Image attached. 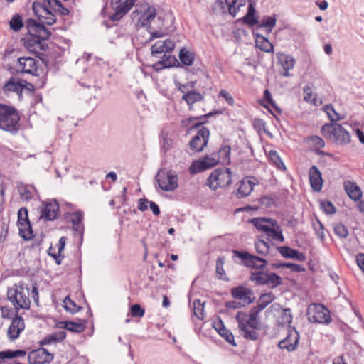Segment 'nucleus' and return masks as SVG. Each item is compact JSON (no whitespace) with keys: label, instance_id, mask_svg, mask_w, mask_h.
I'll list each match as a JSON object with an SVG mask.
<instances>
[{"label":"nucleus","instance_id":"24","mask_svg":"<svg viewBox=\"0 0 364 364\" xmlns=\"http://www.w3.org/2000/svg\"><path fill=\"white\" fill-rule=\"evenodd\" d=\"M344 188L348 196L355 201H358L362 197V191L358 186L354 182L346 181L344 183Z\"/></svg>","mask_w":364,"mask_h":364},{"label":"nucleus","instance_id":"32","mask_svg":"<svg viewBox=\"0 0 364 364\" xmlns=\"http://www.w3.org/2000/svg\"><path fill=\"white\" fill-rule=\"evenodd\" d=\"M203 99V96L195 90L188 92L182 96V100L186 102L190 109L194 103L201 102Z\"/></svg>","mask_w":364,"mask_h":364},{"label":"nucleus","instance_id":"40","mask_svg":"<svg viewBox=\"0 0 364 364\" xmlns=\"http://www.w3.org/2000/svg\"><path fill=\"white\" fill-rule=\"evenodd\" d=\"M276 17L275 16H266L264 17L262 20L260 24L259 25V28H264L267 32H271L276 24Z\"/></svg>","mask_w":364,"mask_h":364},{"label":"nucleus","instance_id":"56","mask_svg":"<svg viewBox=\"0 0 364 364\" xmlns=\"http://www.w3.org/2000/svg\"><path fill=\"white\" fill-rule=\"evenodd\" d=\"M30 222L28 215V210L26 208H21L18 212V224Z\"/></svg>","mask_w":364,"mask_h":364},{"label":"nucleus","instance_id":"5","mask_svg":"<svg viewBox=\"0 0 364 364\" xmlns=\"http://www.w3.org/2000/svg\"><path fill=\"white\" fill-rule=\"evenodd\" d=\"M29 288L24 287L23 282H19L9 288L7 291L8 299L13 304L14 308L28 309L30 308V299L28 298Z\"/></svg>","mask_w":364,"mask_h":364},{"label":"nucleus","instance_id":"1","mask_svg":"<svg viewBox=\"0 0 364 364\" xmlns=\"http://www.w3.org/2000/svg\"><path fill=\"white\" fill-rule=\"evenodd\" d=\"M28 36L23 38L24 46L31 53L40 54V51H46L48 46L46 43L51 33L43 25L36 20L28 18L25 21Z\"/></svg>","mask_w":364,"mask_h":364},{"label":"nucleus","instance_id":"58","mask_svg":"<svg viewBox=\"0 0 364 364\" xmlns=\"http://www.w3.org/2000/svg\"><path fill=\"white\" fill-rule=\"evenodd\" d=\"M51 2H54L53 7H57L55 9L56 12H59L62 16H67L69 14V10L64 7L60 1L58 0H51Z\"/></svg>","mask_w":364,"mask_h":364},{"label":"nucleus","instance_id":"53","mask_svg":"<svg viewBox=\"0 0 364 364\" xmlns=\"http://www.w3.org/2000/svg\"><path fill=\"white\" fill-rule=\"evenodd\" d=\"M269 158L270 161L274 163L279 168L282 167L285 168L284 164L282 161L280 157L279 156L277 152L274 150H271L269 152Z\"/></svg>","mask_w":364,"mask_h":364},{"label":"nucleus","instance_id":"21","mask_svg":"<svg viewBox=\"0 0 364 364\" xmlns=\"http://www.w3.org/2000/svg\"><path fill=\"white\" fill-rule=\"evenodd\" d=\"M175 48V43L170 39L158 41L151 46V54H166L171 53Z\"/></svg>","mask_w":364,"mask_h":364},{"label":"nucleus","instance_id":"2","mask_svg":"<svg viewBox=\"0 0 364 364\" xmlns=\"http://www.w3.org/2000/svg\"><path fill=\"white\" fill-rule=\"evenodd\" d=\"M156 9L153 7H149L140 16L138 24L142 27H147L151 34L150 40L161 38L167 35L168 31L172 30L173 23V17L171 14H166L164 16H159L157 21L159 25L154 26L151 21L156 18Z\"/></svg>","mask_w":364,"mask_h":364},{"label":"nucleus","instance_id":"48","mask_svg":"<svg viewBox=\"0 0 364 364\" xmlns=\"http://www.w3.org/2000/svg\"><path fill=\"white\" fill-rule=\"evenodd\" d=\"M26 352L23 350H5L1 351L0 355L2 358H8V359L16 358V357H23L25 356Z\"/></svg>","mask_w":364,"mask_h":364},{"label":"nucleus","instance_id":"10","mask_svg":"<svg viewBox=\"0 0 364 364\" xmlns=\"http://www.w3.org/2000/svg\"><path fill=\"white\" fill-rule=\"evenodd\" d=\"M250 279L256 284L267 285L270 288H275L282 282V279L276 273H268L263 270H255L252 272Z\"/></svg>","mask_w":364,"mask_h":364},{"label":"nucleus","instance_id":"52","mask_svg":"<svg viewBox=\"0 0 364 364\" xmlns=\"http://www.w3.org/2000/svg\"><path fill=\"white\" fill-rule=\"evenodd\" d=\"M278 252L285 258H293L296 254V250L291 249L287 246L278 247Z\"/></svg>","mask_w":364,"mask_h":364},{"label":"nucleus","instance_id":"61","mask_svg":"<svg viewBox=\"0 0 364 364\" xmlns=\"http://www.w3.org/2000/svg\"><path fill=\"white\" fill-rule=\"evenodd\" d=\"M314 230H316L317 236L321 240H323L325 235L323 232V224L317 220V225H314Z\"/></svg>","mask_w":364,"mask_h":364},{"label":"nucleus","instance_id":"30","mask_svg":"<svg viewBox=\"0 0 364 364\" xmlns=\"http://www.w3.org/2000/svg\"><path fill=\"white\" fill-rule=\"evenodd\" d=\"M255 44L261 50L266 53H273L274 46L270 41L262 35H257L255 40Z\"/></svg>","mask_w":364,"mask_h":364},{"label":"nucleus","instance_id":"17","mask_svg":"<svg viewBox=\"0 0 364 364\" xmlns=\"http://www.w3.org/2000/svg\"><path fill=\"white\" fill-rule=\"evenodd\" d=\"M299 335L295 329H289L286 338L280 341L278 346L280 349H286L289 352L294 351L299 343Z\"/></svg>","mask_w":364,"mask_h":364},{"label":"nucleus","instance_id":"23","mask_svg":"<svg viewBox=\"0 0 364 364\" xmlns=\"http://www.w3.org/2000/svg\"><path fill=\"white\" fill-rule=\"evenodd\" d=\"M310 184L314 191H320L323 186L321 173L317 166H312L309 171Z\"/></svg>","mask_w":364,"mask_h":364},{"label":"nucleus","instance_id":"12","mask_svg":"<svg viewBox=\"0 0 364 364\" xmlns=\"http://www.w3.org/2000/svg\"><path fill=\"white\" fill-rule=\"evenodd\" d=\"M234 256L240 258L247 267L262 270L267 264V261L262 257L251 255L245 251L233 250Z\"/></svg>","mask_w":364,"mask_h":364},{"label":"nucleus","instance_id":"27","mask_svg":"<svg viewBox=\"0 0 364 364\" xmlns=\"http://www.w3.org/2000/svg\"><path fill=\"white\" fill-rule=\"evenodd\" d=\"M23 88L24 87L21 82L16 80L14 78H11L4 85L3 90L5 93L14 92L19 97H21Z\"/></svg>","mask_w":364,"mask_h":364},{"label":"nucleus","instance_id":"64","mask_svg":"<svg viewBox=\"0 0 364 364\" xmlns=\"http://www.w3.org/2000/svg\"><path fill=\"white\" fill-rule=\"evenodd\" d=\"M260 202L267 207H270L274 203V198L271 196H262L260 199Z\"/></svg>","mask_w":364,"mask_h":364},{"label":"nucleus","instance_id":"25","mask_svg":"<svg viewBox=\"0 0 364 364\" xmlns=\"http://www.w3.org/2000/svg\"><path fill=\"white\" fill-rule=\"evenodd\" d=\"M252 223L257 230H262L266 233L269 228L277 225V221L271 218H256L252 220Z\"/></svg>","mask_w":364,"mask_h":364},{"label":"nucleus","instance_id":"36","mask_svg":"<svg viewBox=\"0 0 364 364\" xmlns=\"http://www.w3.org/2000/svg\"><path fill=\"white\" fill-rule=\"evenodd\" d=\"M230 151L231 148L229 145H223L220 149L217 154L223 164H230Z\"/></svg>","mask_w":364,"mask_h":364},{"label":"nucleus","instance_id":"44","mask_svg":"<svg viewBox=\"0 0 364 364\" xmlns=\"http://www.w3.org/2000/svg\"><path fill=\"white\" fill-rule=\"evenodd\" d=\"M179 58L181 62L186 65H191L193 62V53L186 50L185 48H181L179 53Z\"/></svg>","mask_w":364,"mask_h":364},{"label":"nucleus","instance_id":"47","mask_svg":"<svg viewBox=\"0 0 364 364\" xmlns=\"http://www.w3.org/2000/svg\"><path fill=\"white\" fill-rule=\"evenodd\" d=\"M63 303L65 309L72 314L76 313L80 309V307L72 301L68 296L65 297Z\"/></svg>","mask_w":364,"mask_h":364},{"label":"nucleus","instance_id":"41","mask_svg":"<svg viewBox=\"0 0 364 364\" xmlns=\"http://www.w3.org/2000/svg\"><path fill=\"white\" fill-rule=\"evenodd\" d=\"M323 110L328 114L330 120L332 122L331 123H334L343 119V117L340 116L338 113L335 111L331 104L326 105L323 107Z\"/></svg>","mask_w":364,"mask_h":364},{"label":"nucleus","instance_id":"9","mask_svg":"<svg viewBox=\"0 0 364 364\" xmlns=\"http://www.w3.org/2000/svg\"><path fill=\"white\" fill-rule=\"evenodd\" d=\"M155 178L163 191H172L178 188V176L173 170L161 168L158 171Z\"/></svg>","mask_w":364,"mask_h":364},{"label":"nucleus","instance_id":"63","mask_svg":"<svg viewBox=\"0 0 364 364\" xmlns=\"http://www.w3.org/2000/svg\"><path fill=\"white\" fill-rule=\"evenodd\" d=\"M219 96L223 97L230 105H233L234 99L232 95L225 90H221Z\"/></svg>","mask_w":364,"mask_h":364},{"label":"nucleus","instance_id":"18","mask_svg":"<svg viewBox=\"0 0 364 364\" xmlns=\"http://www.w3.org/2000/svg\"><path fill=\"white\" fill-rule=\"evenodd\" d=\"M231 295L235 299L240 301L243 305L250 304L255 299L252 291L242 286L232 288Z\"/></svg>","mask_w":364,"mask_h":364},{"label":"nucleus","instance_id":"46","mask_svg":"<svg viewBox=\"0 0 364 364\" xmlns=\"http://www.w3.org/2000/svg\"><path fill=\"white\" fill-rule=\"evenodd\" d=\"M275 297L272 293H265L260 296L258 300V305L263 309L274 300Z\"/></svg>","mask_w":364,"mask_h":364},{"label":"nucleus","instance_id":"11","mask_svg":"<svg viewBox=\"0 0 364 364\" xmlns=\"http://www.w3.org/2000/svg\"><path fill=\"white\" fill-rule=\"evenodd\" d=\"M232 182V172L228 168L213 171L208 178L209 186L213 190L229 186Z\"/></svg>","mask_w":364,"mask_h":364},{"label":"nucleus","instance_id":"15","mask_svg":"<svg viewBox=\"0 0 364 364\" xmlns=\"http://www.w3.org/2000/svg\"><path fill=\"white\" fill-rule=\"evenodd\" d=\"M53 354L49 353L46 348H40L31 351L28 359L30 364L50 363L53 360Z\"/></svg>","mask_w":364,"mask_h":364},{"label":"nucleus","instance_id":"62","mask_svg":"<svg viewBox=\"0 0 364 364\" xmlns=\"http://www.w3.org/2000/svg\"><path fill=\"white\" fill-rule=\"evenodd\" d=\"M48 7L45 5H43L41 3H33V11L35 14L41 18V14H43V9H47Z\"/></svg>","mask_w":364,"mask_h":364},{"label":"nucleus","instance_id":"19","mask_svg":"<svg viewBox=\"0 0 364 364\" xmlns=\"http://www.w3.org/2000/svg\"><path fill=\"white\" fill-rule=\"evenodd\" d=\"M59 213V205L55 200H49L44 203L43 208L41 210V218L47 220H53Z\"/></svg>","mask_w":364,"mask_h":364},{"label":"nucleus","instance_id":"7","mask_svg":"<svg viewBox=\"0 0 364 364\" xmlns=\"http://www.w3.org/2000/svg\"><path fill=\"white\" fill-rule=\"evenodd\" d=\"M306 315L312 323L328 324L331 322L329 310L321 304H311L307 308Z\"/></svg>","mask_w":364,"mask_h":364},{"label":"nucleus","instance_id":"28","mask_svg":"<svg viewBox=\"0 0 364 364\" xmlns=\"http://www.w3.org/2000/svg\"><path fill=\"white\" fill-rule=\"evenodd\" d=\"M61 328L66 329L74 333H82L85 330V322H74L70 321H63L60 323Z\"/></svg>","mask_w":364,"mask_h":364},{"label":"nucleus","instance_id":"3","mask_svg":"<svg viewBox=\"0 0 364 364\" xmlns=\"http://www.w3.org/2000/svg\"><path fill=\"white\" fill-rule=\"evenodd\" d=\"M263 310L258 304L253 307L250 314L238 311L236 320L238 323V328L242 336L250 340H257L259 336L257 330L259 329L260 323L257 320L259 314Z\"/></svg>","mask_w":364,"mask_h":364},{"label":"nucleus","instance_id":"55","mask_svg":"<svg viewBox=\"0 0 364 364\" xmlns=\"http://www.w3.org/2000/svg\"><path fill=\"white\" fill-rule=\"evenodd\" d=\"M221 336H223L228 343L235 346L236 343L234 341V336L232 333L225 328H222L220 329V332L218 333Z\"/></svg>","mask_w":364,"mask_h":364},{"label":"nucleus","instance_id":"37","mask_svg":"<svg viewBox=\"0 0 364 364\" xmlns=\"http://www.w3.org/2000/svg\"><path fill=\"white\" fill-rule=\"evenodd\" d=\"M256 252L262 256L266 255L269 250V244L262 239H258L255 242Z\"/></svg>","mask_w":364,"mask_h":364},{"label":"nucleus","instance_id":"29","mask_svg":"<svg viewBox=\"0 0 364 364\" xmlns=\"http://www.w3.org/2000/svg\"><path fill=\"white\" fill-rule=\"evenodd\" d=\"M66 337V333L63 331L56 332L46 336L43 339L39 341L41 346L49 345L58 341H62Z\"/></svg>","mask_w":364,"mask_h":364},{"label":"nucleus","instance_id":"49","mask_svg":"<svg viewBox=\"0 0 364 364\" xmlns=\"http://www.w3.org/2000/svg\"><path fill=\"white\" fill-rule=\"evenodd\" d=\"M335 234L341 238H346L348 235V230L342 223H336L333 226Z\"/></svg>","mask_w":364,"mask_h":364},{"label":"nucleus","instance_id":"59","mask_svg":"<svg viewBox=\"0 0 364 364\" xmlns=\"http://www.w3.org/2000/svg\"><path fill=\"white\" fill-rule=\"evenodd\" d=\"M144 313V309L139 304H135L131 307V314L134 317H142Z\"/></svg>","mask_w":364,"mask_h":364},{"label":"nucleus","instance_id":"45","mask_svg":"<svg viewBox=\"0 0 364 364\" xmlns=\"http://www.w3.org/2000/svg\"><path fill=\"white\" fill-rule=\"evenodd\" d=\"M82 220V213L81 212H75L71 216V221L73 224L74 230L78 232H81L83 227L81 225Z\"/></svg>","mask_w":364,"mask_h":364},{"label":"nucleus","instance_id":"31","mask_svg":"<svg viewBox=\"0 0 364 364\" xmlns=\"http://www.w3.org/2000/svg\"><path fill=\"white\" fill-rule=\"evenodd\" d=\"M17 189L20 195V198L22 200L30 201L33 197V187L25 185L23 183H19L17 186Z\"/></svg>","mask_w":364,"mask_h":364},{"label":"nucleus","instance_id":"16","mask_svg":"<svg viewBox=\"0 0 364 364\" xmlns=\"http://www.w3.org/2000/svg\"><path fill=\"white\" fill-rule=\"evenodd\" d=\"M38 61L31 57H21L18 59V70L21 73L38 76Z\"/></svg>","mask_w":364,"mask_h":364},{"label":"nucleus","instance_id":"26","mask_svg":"<svg viewBox=\"0 0 364 364\" xmlns=\"http://www.w3.org/2000/svg\"><path fill=\"white\" fill-rule=\"evenodd\" d=\"M255 185V183L249 178L242 180L237 188V197L242 198L249 196L252 193Z\"/></svg>","mask_w":364,"mask_h":364},{"label":"nucleus","instance_id":"38","mask_svg":"<svg viewBox=\"0 0 364 364\" xmlns=\"http://www.w3.org/2000/svg\"><path fill=\"white\" fill-rule=\"evenodd\" d=\"M177 62V60L176 58L171 56V55H167L166 53L164 54L162 59L159 60L155 66H159V68H170L173 66Z\"/></svg>","mask_w":364,"mask_h":364},{"label":"nucleus","instance_id":"4","mask_svg":"<svg viewBox=\"0 0 364 364\" xmlns=\"http://www.w3.org/2000/svg\"><path fill=\"white\" fill-rule=\"evenodd\" d=\"M321 132L324 137L338 145H345L350 141V133L336 122L325 124L321 127Z\"/></svg>","mask_w":364,"mask_h":364},{"label":"nucleus","instance_id":"6","mask_svg":"<svg viewBox=\"0 0 364 364\" xmlns=\"http://www.w3.org/2000/svg\"><path fill=\"white\" fill-rule=\"evenodd\" d=\"M20 117L12 107L0 104V128L3 130L14 132L18 129Z\"/></svg>","mask_w":364,"mask_h":364},{"label":"nucleus","instance_id":"60","mask_svg":"<svg viewBox=\"0 0 364 364\" xmlns=\"http://www.w3.org/2000/svg\"><path fill=\"white\" fill-rule=\"evenodd\" d=\"M309 141L316 148H323L325 146L324 141L318 136H312L309 138Z\"/></svg>","mask_w":364,"mask_h":364},{"label":"nucleus","instance_id":"43","mask_svg":"<svg viewBox=\"0 0 364 364\" xmlns=\"http://www.w3.org/2000/svg\"><path fill=\"white\" fill-rule=\"evenodd\" d=\"M304 99L306 102H310L314 105H319L322 103L321 100H318L315 95H312V91L310 87L306 86L304 88Z\"/></svg>","mask_w":364,"mask_h":364},{"label":"nucleus","instance_id":"39","mask_svg":"<svg viewBox=\"0 0 364 364\" xmlns=\"http://www.w3.org/2000/svg\"><path fill=\"white\" fill-rule=\"evenodd\" d=\"M24 25L22 17L18 14H14L9 21L10 28L14 31H19Z\"/></svg>","mask_w":364,"mask_h":364},{"label":"nucleus","instance_id":"20","mask_svg":"<svg viewBox=\"0 0 364 364\" xmlns=\"http://www.w3.org/2000/svg\"><path fill=\"white\" fill-rule=\"evenodd\" d=\"M25 323L21 316H16L9 326L7 334L10 340H15L18 338L20 333L24 330Z\"/></svg>","mask_w":364,"mask_h":364},{"label":"nucleus","instance_id":"50","mask_svg":"<svg viewBox=\"0 0 364 364\" xmlns=\"http://www.w3.org/2000/svg\"><path fill=\"white\" fill-rule=\"evenodd\" d=\"M194 315L200 320L203 319L204 305L199 299H196L193 303Z\"/></svg>","mask_w":364,"mask_h":364},{"label":"nucleus","instance_id":"51","mask_svg":"<svg viewBox=\"0 0 364 364\" xmlns=\"http://www.w3.org/2000/svg\"><path fill=\"white\" fill-rule=\"evenodd\" d=\"M277 267H285L290 269L292 272H301L305 271V268L301 265L294 263H279L276 264Z\"/></svg>","mask_w":364,"mask_h":364},{"label":"nucleus","instance_id":"35","mask_svg":"<svg viewBox=\"0 0 364 364\" xmlns=\"http://www.w3.org/2000/svg\"><path fill=\"white\" fill-rule=\"evenodd\" d=\"M266 235L267 239L270 238L274 240H279V242H283L284 240L282 230L277 223L276 225L272 226V228H269L266 232Z\"/></svg>","mask_w":364,"mask_h":364},{"label":"nucleus","instance_id":"34","mask_svg":"<svg viewBox=\"0 0 364 364\" xmlns=\"http://www.w3.org/2000/svg\"><path fill=\"white\" fill-rule=\"evenodd\" d=\"M19 235L25 240H31L34 235L30 222L18 224Z\"/></svg>","mask_w":364,"mask_h":364},{"label":"nucleus","instance_id":"57","mask_svg":"<svg viewBox=\"0 0 364 364\" xmlns=\"http://www.w3.org/2000/svg\"><path fill=\"white\" fill-rule=\"evenodd\" d=\"M321 207L326 214H333L336 211V209L334 207L333 204L330 201L321 202Z\"/></svg>","mask_w":364,"mask_h":364},{"label":"nucleus","instance_id":"14","mask_svg":"<svg viewBox=\"0 0 364 364\" xmlns=\"http://www.w3.org/2000/svg\"><path fill=\"white\" fill-rule=\"evenodd\" d=\"M219 162V157L217 154L213 156H205L201 160L195 161L190 167V171L192 173H196L210 168Z\"/></svg>","mask_w":364,"mask_h":364},{"label":"nucleus","instance_id":"22","mask_svg":"<svg viewBox=\"0 0 364 364\" xmlns=\"http://www.w3.org/2000/svg\"><path fill=\"white\" fill-rule=\"evenodd\" d=\"M277 58L279 63L283 68L282 75L284 77H289V71L292 70L295 65L294 58L291 55H287L284 53H277Z\"/></svg>","mask_w":364,"mask_h":364},{"label":"nucleus","instance_id":"8","mask_svg":"<svg viewBox=\"0 0 364 364\" xmlns=\"http://www.w3.org/2000/svg\"><path fill=\"white\" fill-rule=\"evenodd\" d=\"M203 124V122H198L191 126V128H198L197 134L189 141V146L194 152H201L209 140L210 131L208 128L201 127Z\"/></svg>","mask_w":364,"mask_h":364},{"label":"nucleus","instance_id":"54","mask_svg":"<svg viewBox=\"0 0 364 364\" xmlns=\"http://www.w3.org/2000/svg\"><path fill=\"white\" fill-rule=\"evenodd\" d=\"M41 18L42 17L46 20V23L48 25H53L56 21L55 15L50 12L48 8L43 9V14H41Z\"/></svg>","mask_w":364,"mask_h":364},{"label":"nucleus","instance_id":"42","mask_svg":"<svg viewBox=\"0 0 364 364\" xmlns=\"http://www.w3.org/2000/svg\"><path fill=\"white\" fill-rule=\"evenodd\" d=\"M225 264V258L223 257H219L216 261V275L218 279L220 280H228L226 278L225 272L223 268Z\"/></svg>","mask_w":364,"mask_h":364},{"label":"nucleus","instance_id":"13","mask_svg":"<svg viewBox=\"0 0 364 364\" xmlns=\"http://www.w3.org/2000/svg\"><path fill=\"white\" fill-rule=\"evenodd\" d=\"M136 0H111V6L114 12L109 16L110 20H120L134 5Z\"/></svg>","mask_w":364,"mask_h":364},{"label":"nucleus","instance_id":"33","mask_svg":"<svg viewBox=\"0 0 364 364\" xmlns=\"http://www.w3.org/2000/svg\"><path fill=\"white\" fill-rule=\"evenodd\" d=\"M246 0H225L229 14L235 17L239 9L245 5Z\"/></svg>","mask_w":364,"mask_h":364}]
</instances>
